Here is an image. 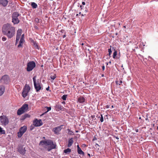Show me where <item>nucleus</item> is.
<instances>
[{
	"mask_svg": "<svg viewBox=\"0 0 158 158\" xmlns=\"http://www.w3.org/2000/svg\"><path fill=\"white\" fill-rule=\"evenodd\" d=\"M2 32L9 38H11L15 34V28L9 24H5L2 27Z\"/></svg>",
	"mask_w": 158,
	"mask_h": 158,
	"instance_id": "obj_1",
	"label": "nucleus"
},
{
	"mask_svg": "<svg viewBox=\"0 0 158 158\" xmlns=\"http://www.w3.org/2000/svg\"><path fill=\"white\" fill-rule=\"evenodd\" d=\"M40 145L43 146L45 148L48 146L49 148H48V150L49 151L52 149L56 148V144L53 143L51 140L41 141L40 143Z\"/></svg>",
	"mask_w": 158,
	"mask_h": 158,
	"instance_id": "obj_2",
	"label": "nucleus"
},
{
	"mask_svg": "<svg viewBox=\"0 0 158 158\" xmlns=\"http://www.w3.org/2000/svg\"><path fill=\"white\" fill-rule=\"evenodd\" d=\"M20 15L17 12L14 13L12 16V22L14 24H17L19 22V19Z\"/></svg>",
	"mask_w": 158,
	"mask_h": 158,
	"instance_id": "obj_3",
	"label": "nucleus"
},
{
	"mask_svg": "<svg viewBox=\"0 0 158 158\" xmlns=\"http://www.w3.org/2000/svg\"><path fill=\"white\" fill-rule=\"evenodd\" d=\"M28 109V105L27 104H24L23 106L19 109L17 111V114L20 115L24 112L27 111Z\"/></svg>",
	"mask_w": 158,
	"mask_h": 158,
	"instance_id": "obj_4",
	"label": "nucleus"
},
{
	"mask_svg": "<svg viewBox=\"0 0 158 158\" xmlns=\"http://www.w3.org/2000/svg\"><path fill=\"white\" fill-rule=\"evenodd\" d=\"M36 76H34L33 78V81L34 82V87L37 92H38L41 89V87L40 86V83L38 81H36Z\"/></svg>",
	"mask_w": 158,
	"mask_h": 158,
	"instance_id": "obj_5",
	"label": "nucleus"
},
{
	"mask_svg": "<svg viewBox=\"0 0 158 158\" xmlns=\"http://www.w3.org/2000/svg\"><path fill=\"white\" fill-rule=\"evenodd\" d=\"M30 89V87L28 85H25L22 93V95L24 98L26 97L27 95V94Z\"/></svg>",
	"mask_w": 158,
	"mask_h": 158,
	"instance_id": "obj_6",
	"label": "nucleus"
},
{
	"mask_svg": "<svg viewBox=\"0 0 158 158\" xmlns=\"http://www.w3.org/2000/svg\"><path fill=\"white\" fill-rule=\"evenodd\" d=\"M0 120L2 125H6L9 123V120L7 118L5 115L0 116Z\"/></svg>",
	"mask_w": 158,
	"mask_h": 158,
	"instance_id": "obj_7",
	"label": "nucleus"
},
{
	"mask_svg": "<svg viewBox=\"0 0 158 158\" xmlns=\"http://www.w3.org/2000/svg\"><path fill=\"white\" fill-rule=\"evenodd\" d=\"M35 66V64L33 61H30L27 64V71H31Z\"/></svg>",
	"mask_w": 158,
	"mask_h": 158,
	"instance_id": "obj_8",
	"label": "nucleus"
},
{
	"mask_svg": "<svg viewBox=\"0 0 158 158\" xmlns=\"http://www.w3.org/2000/svg\"><path fill=\"white\" fill-rule=\"evenodd\" d=\"M1 82L3 83L7 84L9 81V78L8 76L5 75L3 76L1 79Z\"/></svg>",
	"mask_w": 158,
	"mask_h": 158,
	"instance_id": "obj_9",
	"label": "nucleus"
},
{
	"mask_svg": "<svg viewBox=\"0 0 158 158\" xmlns=\"http://www.w3.org/2000/svg\"><path fill=\"white\" fill-rule=\"evenodd\" d=\"M22 33V30L19 29L18 30L17 33V35L16 40V44L19 41V39L20 38V36Z\"/></svg>",
	"mask_w": 158,
	"mask_h": 158,
	"instance_id": "obj_10",
	"label": "nucleus"
},
{
	"mask_svg": "<svg viewBox=\"0 0 158 158\" xmlns=\"http://www.w3.org/2000/svg\"><path fill=\"white\" fill-rule=\"evenodd\" d=\"M42 125V123L41 120L36 119L33 121V125L35 127H39Z\"/></svg>",
	"mask_w": 158,
	"mask_h": 158,
	"instance_id": "obj_11",
	"label": "nucleus"
},
{
	"mask_svg": "<svg viewBox=\"0 0 158 158\" xmlns=\"http://www.w3.org/2000/svg\"><path fill=\"white\" fill-rule=\"evenodd\" d=\"M24 34H23L20 38V40L19 41V43L18 47V48H20V47H22L23 46V43L24 42Z\"/></svg>",
	"mask_w": 158,
	"mask_h": 158,
	"instance_id": "obj_12",
	"label": "nucleus"
},
{
	"mask_svg": "<svg viewBox=\"0 0 158 158\" xmlns=\"http://www.w3.org/2000/svg\"><path fill=\"white\" fill-rule=\"evenodd\" d=\"M8 3V1L7 0H0V4L4 6H6Z\"/></svg>",
	"mask_w": 158,
	"mask_h": 158,
	"instance_id": "obj_13",
	"label": "nucleus"
},
{
	"mask_svg": "<svg viewBox=\"0 0 158 158\" xmlns=\"http://www.w3.org/2000/svg\"><path fill=\"white\" fill-rule=\"evenodd\" d=\"M62 126L58 127L54 129V131L56 134H58L62 129Z\"/></svg>",
	"mask_w": 158,
	"mask_h": 158,
	"instance_id": "obj_14",
	"label": "nucleus"
},
{
	"mask_svg": "<svg viewBox=\"0 0 158 158\" xmlns=\"http://www.w3.org/2000/svg\"><path fill=\"white\" fill-rule=\"evenodd\" d=\"M5 87L4 85H0V96L2 95L5 91Z\"/></svg>",
	"mask_w": 158,
	"mask_h": 158,
	"instance_id": "obj_15",
	"label": "nucleus"
},
{
	"mask_svg": "<svg viewBox=\"0 0 158 158\" xmlns=\"http://www.w3.org/2000/svg\"><path fill=\"white\" fill-rule=\"evenodd\" d=\"M27 129V127L26 126H24L20 128L19 131L22 132V134H24L25 132Z\"/></svg>",
	"mask_w": 158,
	"mask_h": 158,
	"instance_id": "obj_16",
	"label": "nucleus"
},
{
	"mask_svg": "<svg viewBox=\"0 0 158 158\" xmlns=\"http://www.w3.org/2000/svg\"><path fill=\"white\" fill-rule=\"evenodd\" d=\"M85 98L83 97H79L78 100V102L79 103H83L85 101Z\"/></svg>",
	"mask_w": 158,
	"mask_h": 158,
	"instance_id": "obj_17",
	"label": "nucleus"
},
{
	"mask_svg": "<svg viewBox=\"0 0 158 158\" xmlns=\"http://www.w3.org/2000/svg\"><path fill=\"white\" fill-rule=\"evenodd\" d=\"M73 143V141L72 139L69 140L68 142V147H70L72 144Z\"/></svg>",
	"mask_w": 158,
	"mask_h": 158,
	"instance_id": "obj_18",
	"label": "nucleus"
},
{
	"mask_svg": "<svg viewBox=\"0 0 158 158\" xmlns=\"http://www.w3.org/2000/svg\"><path fill=\"white\" fill-rule=\"evenodd\" d=\"M30 117V115L29 114H26L22 116V119L23 120H24L26 118H29Z\"/></svg>",
	"mask_w": 158,
	"mask_h": 158,
	"instance_id": "obj_19",
	"label": "nucleus"
},
{
	"mask_svg": "<svg viewBox=\"0 0 158 158\" xmlns=\"http://www.w3.org/2000/svg\"><path fill=\"white\" fill-rule=\"evenodd\" d=\"M31 6L33 8H36L37 7V4L35 2H33L31 3Z\"/></svg>",
	"mask_w": 158,
	"mask_h": 158,
	"instance_id": "obj_20",
	"label": "nucleus"
},
{
	"mask_svg": "<svg viewBox=\"0 0 158 158\" xmlns=\"http://www.w3.org/2000/svg\"><path fill=\"white\" fill-rule=\"evenodd\" d=\"M77 152L78 154H82L83 155H84V152L82 151L81 148L78 149L77 150Z\"/></svg>",
	"mask_w": 158,
	"mask_h": 158,
	"instance_id": "obj_21",
	"label": "nucleus"
},
{
	"mask_svg": "<svg viewBox=\"0 0 158 158\" xmlns=\"http://www.w3.org/2000/svg\"><path fill=\"white\" fill-rule=\"evenodd\" d=\"M5 134V131L3 130L0 127V134Z\"/></svg>",
	"mask_w": 158,
	"mask_h": 158,
	"instance_id": "obj_22",
	"label": "nucleus"
},
{
	"mask_svg": "<svg viewBox=\"0 0 158 158\" xmlns=\"http://www.w3.org/2000/svg\"><path fill=\"white\" fill-rule=\"evenodd\" d=\"M71 152V149L68 148L64 150V152L65 153H69Z\"/></svg>",
	"mask_w": 158,
	"mask_h": 158,
	"instance_id": "obj_23",
	"label": "nucleus"
},
{
	"mask_svg": "<svg viewBox=\"0 0 158 158\" xmlns=\"http://www.w3.org/2000/svg\"><path fill=\"white\" fill-rule=\"evenodd\" d=\"M67 97V95H63L62 97V98L64 100H66V98Z\"/></svg>",
	"mask_w": 158,
	"mask_h": 158,
	"instance_id": "obj_24",
	"label": "nucleus"
},
{
	"mask_svg": "<svg viewBox=\"0 0 158 158\" xmlns=\"http://www.w3.org/2000/svg\"><path fill=\"white\" fill-rule=\"evenodd\" d=\"M35 21L36 23H38L40 22V19L38 18H36L35 19Z\"/></svg>",
	"mask_w": 158,
	"mask_h": 158,
	"instance_id": "obj_25",
	"label": "nucleus"
},
{
	"mask_svg": "<svg viewBox=\"0 0 158 158\" xmlns=\"http://www.w3.org/2000/svg\"><path fill=\"white\" fill-rule=\"evenodd\" d=\"M23 134H22V132H21L19 131V132H18V136L19 137H20Z\"/></svg>",
	"mask_w": 158,
	"mask_h": 158,
	"instance_id": "obj_26",
	"label": "nucleus"
},
{
	"mask_svg": "<svg viewBox=\"0 0 158 158\" xmlns=\"http://www.w3.org/2000/svg\"><path fill=\"white\" fill-rule=\"evenodd\" d=\"M117 52L116 51H115L113 53V57L114 58H115V57L117 55Z\"/></svg>",
	"mask_w": 158,
	"mask_h": 158,
	"instance_id": "obj_27",
	"label": "nucleus"
},
{
	"mask_svg": "<svg viewBox=\"0 0 158 158\" xmlns=\"http://www.w3.org/2000/svg\"><path fill=\"white\" fill-rule=\"evenodd\" d=\"M116 83L117 84H118L119 85H120L121 83H122V81L121 80H120L119 81H116Z\"/></svg>",
	"mask_w": 158,
	"mask_h": 158,
	"instance_id": "obj_28",
	"label": "nucleus"
},
{
	"mask_svg": "<svg viewBox=\"0 0 158 158\" xmlns=\"http://www.w3.org/2000/svg\"><path fill=\"white\" fill-rule=\"evenodd\" d=\"M108 52H109V56H110V55H111V52H112V51H111V49H108Z\"/></svg>",
	"mask_w": 158,
	"mask_h": 158,
	"instance_id": "obj_29",
	"label": "nucleus"
},
{
	"mask_svg": "<svg viewBox=\"0 0 158 158\" xmlns=\"http://www.w3.org/2000/svg\"><path fill=\"white\" fill-rule=\"evenodd\" d=\"M101 117L100 118V121H101V122H102L103 121V117L102 115V114H101Z\"/></svg>",
	"mask_w": 158,
	"mask_h": 158,
	"instance_id": "obj_30",
	"label": "nucleus"
},
{
	"mask_svg": "<svg viewBox=\"0 0 158 158\" xmlns=\"http://www.w3.org/2000/svg\"><path fill=\"white\" fill-rule=\"evenodd\" d=\"M51 78L52 79L54 80L56 78V76L55 75L51 76Z\"/></svg>",
	"mask_w": 158,
	"mask_h": 158,
	"instance_id": "obj_31",
	"label": "nucleus"
},
{
	"mask_svg": "<svg viewBox=\"0 0 158 158\" xmlns=\"http://www.w3.org/2000/svg\"><path fill=\"white\" fill-rule=\"evenodd\" d=\"M2 40L3 41H4L6 40V38L5 37L3 36L2 37Z\"/></svg>",
	"mask_w": 158,
	"mask_h": 158,
	"instance_id": "obj_32",
	"label": "nucleus"
},
{
	"mask_svg": "<svg viewBox=\"0 0 158 158\" xmlns=\"http://www.w3.org/2000/svg\"><path fill=\"white\" fill-rule=\"evenodd\" d=\"M22 154H24L25 153V151L24 149H23L22 151H19Z\"/></svg>",
	"mask_w": 158,
	"mask_h": 158,
	"instance_id": "obj_33",
	"label": "nucleus"
},
{
	"mask_svg": "<svg viewBox=\"0 0 158 158\" xmlns=\"http://www.w3.org/2000/svg\"><path fill=\"white\" fill-rule=\"evenodd\" d=\"M47 110H48L47 112H48V111H49V110H51V107H47Z\"/></svg>",
	"mask_w": 158,
	"mask_h": 158,
	"instance_id": "obj_34",
	"label": "nucleus"
},
{
	"mask_svg": "<svg viewBox=\"0 0 158 158\" xmlns=\"http://www.w3.org/2000/svg\"><path fill=\"white\" fill-rule=\"evenodd\" d=\"M105 69V67L104 66H102V69L103 70H104Z\"/></svg>",
	"mask_w": 158,
	"mask_h": 158,
	"instance_id": "obj_35",
	"label": "nucleus"
},
{
	"mask_svg": "<svg viewBox=\"0 0 158 158\" xmlns=\"http://www.w3.org/2000/svg\"><path fill=\"white\" fill-rule=\"evenodd\" d=\"M77 150H78V149H79L81 148L79 147V145H77Z\"/></svg>",
	"mask_w": 158,
	"mask_h": 158,
	"instance_id": "obj_36",
	"label": "nucleus"
},
{
	"mask_svg": "<svg viewBox=\"0 0 158 158\" xmlns=\"http://www.w3.org/2000/svg\"><path fill=\"white\" fill-rule=\"evenodd\" d=\"M82 4L83 5H85V3L84 2H82Z\"/></svg>",
	"mask_w": 158,
	"mask_h": 158,
	"instance_id": "obj_37",
	"label": "nucleus"
},
{
	"mask_svg": "<svg viewBox=\"0 0 158 158\" xmlns=\"http://www.w3.org/2000/svg\"><path fill=\"white\" fill-rule=\"evenodd\" d=\"M46 90H49V86L47 88H46Z\"/></svg>",
	"mask_w": 158,
	"mask_h": 158,
	"instance_id": "obj_38",
	"label": "nucleus"
},
{
	"mask_svg": "<svg viewBox=\"0 0 158 158\" xmlns=\"http://www.w3.org/2000/svg\"><path fill=\"white\" fill-rule=\"evenodd\" d=\"M35 46L36 47V48L37 49H39V48H38V46L37 45V44H36V46Z\"/></svg>",
	"mask_w": 158,
	"mask_h": 158,
	"instance_id": "obj_39",
	"label": "nucleus"
},
{
	"mask_svg": "<svg viewBox=\"0 0 158 158\" xmlns=\"http://www.w3.org/2000/svg\"><path fill=\"white\" fill-rule=\"evenodd\" d=\"M88 155L89 157H90V154H89V153H88Z\"/></svg>",
	"mask_w": 158,
	"mask_h": 158,
	"instance_id": "obj_40",
	"label": "nucleus"
},
{
	"mask_svg": "<svg viewBox=\"0 0 158 158\" xmlns=\"http://www.w3.org/2000/svg\"><path fill=\"white\" fill-rule=\"evenodd\" d=\"M136 132H138V129L136 130Z\"/></svg>",
	"mask_w": 158,
	"mask_h": 158,
	"instance_id": "obj_41",
	"label": "nucleus"
},
{
	"mask_svg": "<svg viewBox=\"0 0 158 158\" xmlns=\"http://www.w3.org/2000/svg\"><path fill=\"white\" fill-rule=\"evenodd\" d=\"M116 139H119V138H118V137H116Z\"/></svg>",
	"mask_w": 158,
	"mask_h": 158,
	"instance_id": "obj_42",
	"label": "nucleus"
},
{
	"mask_svg": "<svg viewBox=\"0 0 158 158\" xmlns=\"http://www.w3.org/2000/svg\"><path fill=\"white\" fill-rule=\"evenodd\" d=\"M85 12H87V10H85Z\"/></svg>",
	"mask_w": 158,
	"mask_h": 158,
	"instance_id": "obj_43",
	"label": "nucleus"
},
{
	"mask_svg": "<svg viewBox=\"0 0 158 158\" xmlns=\"http://www.w3.org/2000/svg\"><path fill=\"white\" fill-rule=\"evenodd\" d=\"M109 63L110 64H111V61H110L109 62Z\"/></svg>",
	"mask_w": 158,
	"mask_h": 158,
	"instance_id": "obj_44",
	"label": "nucleus"
},
{
	"mask_svg": "<svg viewBox=\"0 0 158 158\" xmlns=\"http://www.w3.org/2000/svg\"><path fill=\"white\" fill-rule=\"evenodd\" d=\"M82 16H84V15L83 14H82Z\"/></svg>",
	"mask_w": 158,
	"mask_h": 158,
	"instance_id": "obj_45",
	"label": "nucleus"
},
{
	"mask_svg": "<svg viewBox=\"0 0 158 158\" xmlns=\"http://www.w3.org/2000/svg\"><path fill=\"white\" fill-rule=\"evenodd\" d=\"M123 27L125 28H126V26H124Z\"/></svg>",
	"mask_w": 158,
	"mask_h": 158,
	"instance_id": "obj_46",
	"label": "nucleus"
},
{
	"mask_svg": "<svg viewBox=\"0 0 158 158\" xmlns=\"http://www.w3.org/2000/svg\"><path fill=\"white\" fill-rule=\"evenodd\" d=\"M102 77H103V76H104V75H103V74H102Z\"/></svg>",
	"mask_w": 158,
	"mask_h": 158,
	"instance_id": "obj_47",
	"label": "nucleus"
},
{
	"mask_svg": "<svg viewBox=\"0 0 158 158\" xmlns=\"http://www.w3.org/2000/svg\"><path fill=\"white\" fill-rule=\"evenodd\" d=\"M111 107L112 108H113V106H112Z\"/></svg>",
	"mask_w": 158,
	"mask_h": 158,
	"instance_id": "obj_48",
	"label": "nucleus"
},
{
	"mask_svg": "<svg viewBox=\"0 0 158 158\" xmlns=\"http://www.w3.org/2000/svg\"><path fill=\"white\" fill-rule=\"evenodd\" d=\"M79 14H81V12H79Z\"/></svg>",
	"mask_w": 158,
	"mask_h": 158,
	"instance_id": "obj_49",
	"label": "nucleus"
},
{
	"mask_svg": "<svg viewBox=\"0 0 158 158\" xmlns=\"http://www.w3.org/2000/svg\"><path fill=\"white\" fill-rule=\"evenodd\" d=\"M157 129L158 130V127H157Z\"/></svg>",
	"mask_w": 158,
	"mask_h": 158,
	"instance_id": "obj_50",
	"label": "nucleus"
},
{
	"mask_svg": "<svg viewBox=\"0 0 158 158\" xmlns=\"http://www.w3.org/2000/svg\"><path fill=\"white\" fill-rule=\"evenodd\" d=\"M118 24H119V25H120V23H118Z\"/></svg>",
	"mask_w": 158,
	"mask_h": 158,
	"instance_id": "obj_51",
	"label": "nucleus"
},
{
	"mask_svg": "<svg viewBox=\"0 0 158 158\" xmlns=\"http://www.w3.org/2000/svg\"><path fill=\"white\" fill-rule=\"evenodd\" d=\"M82 7V6H80V7Z\"/></svg>",
	"mask_w": 158,
	"mask_h": 158,
	"instance_id": "obj_52",
	"label": "nucleus"
},
{
	"mask_svg": "<svg viewBox=\"0 0 158 158\" xmlns=\"http://www.w3.org/2000/svg\"><path fill=\"white\" fill-rule=\"evenodd\" d=\"M65 35H64V37H65Z\"/></svg>",
	"mask_w": 158,
	"mask_h": 158,
	"instance_id": "obj_53",
	"label": "nucleus"
},
{
	"mask_svg": "<svg viewBox=\"0 0 158 158\" xmlns=\"http://www.w3.org/2000/svg\"><path fill=\"white\" fill-rule=\"evenodd\" d=\"M82 45H83V43L82 44Z\"/></svg>",
	"mask_w": 158,
	"mask_h": 158,
	"instance_id": "obj_54",
	"label": "nucleus"
}]
</instances>
